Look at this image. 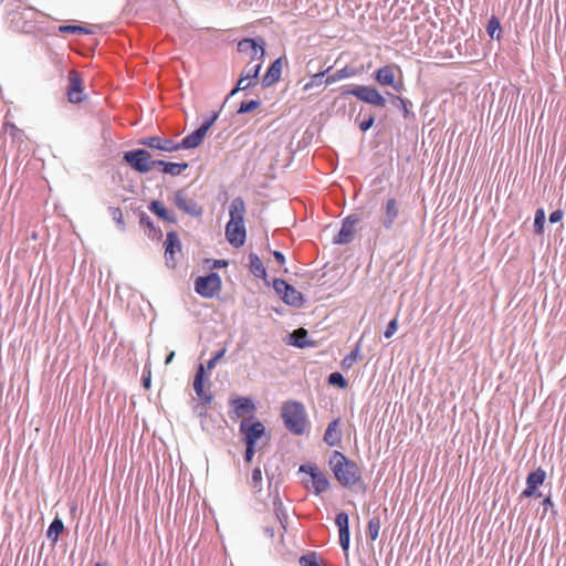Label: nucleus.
Returning a JSON list of instances; mask_svg holds the SVG:
<instances>
[{
    "label": "nucleus",
    "instance_id": "nucleus-1",
    "mask_svg": "<svg viewBox=\"0 0 566 566\" xmlns=\"http://www.w3.org/2000/svg\"><path fill=\"white\" fill-rule=\"evenodd\" d=\"M328 467L336 481L343 488H353L358 482H361V470L358 464L340 451L335 450L332 452Z\"/></svg>",
    "mask_w": 566,
    "mask_h": 566
},
{
    "label": "nucleus",
    "instance_id": "nucleus-2",
    "mask_svg": "<svg viewBox=\"0 0 566 566\" xmlns=\"http://www.w3.org/2000/svg\"><path fill=\"white\" fill-rule=\"evenodd\" d=\"M282 419L285 428L297 436L303 434L308 426L305 407L300 401H286L282 406Z\"/></svg>",
    "mask_w": 566,
    "mask_h": 566
},
{
    "label": "nucleus",
    "instance_id": "nucleus-3",
    "mask_svg": "<svg viewBox=\"0 0 566 566\" xmlns=\"http://www.w3.org/2000/svg\"><path fill=\"white\" fill-rule=\"evenodd\" d=\"M38 12L31 8L14 10L9 13L10 25L14 31L33 33L36 29Z\"/></svg>",
    "mask_w": 566,
    "mask_h": 566
},
{
    "label": "nucleus",
    "instance_id": "nucleus-4",
    "mask_svg": "<svg viewBox=\"0 0 566 566\" xmlns=\"http://www.w3.org/2000/svg\"><path fill=\"white\" fill-rule=\"evenodd\" d=\"M354 95L357 99L370 104L375 107H385L387 104L386 97L371 85H357L353 88H346L342 92V95Z\"/></svg>",
    "mask_w": 566,
    "mask_h": 566
},
{
    "label": "nucleus",
    "instance_id": "nucleus-5",
    "mask_svg": "<svg viewBox=\"0 0 566 566\" xmlns=\"http://www.w3.org/2000/svg\"><path fill=\"white\" fill-rule=\"evenodd\" d=\"M172 203L185 214L192 218H200L203 214V207L189 196L187 188H181L172 193Z\"/></svg>",
    "mask_w": 566,
    "mask_h": 566
},
{
    "label": "nucleus",
    "instance_id": "nucleus-6",
    "mask_svg": "<svg viewBox=\"0 0 566 566\" xmlns=\"http://www.w3.org/2000/svg\"><path fill=\"white\" fill-rule=\"evenodd\" d=\"M222 281L218 273L211 272L205 276H198L195 281V291L205 298H213L219 295Z\"/></svg>",
    "mask_w": 566,
    "mask_h": 566
},
{
    "label": "nucleus",
    "instance_id": "nucleus-7",
    "mask_svg": "<svg viewBox=\"0 0 566 566\" xmlns=\"http://www.w3.org/2000/svg\"><path fill=\"white\" fill-rule=\"evenodd\" d=\"M193 390L202 402L195 407V411L199 417H207L208 410L206 405L211 403L213 396L210 391L205 390V366L202 364L197 367L193 379Z\"/></svg>",
    "mask_w": 566,
    "mask_h": 566
},
{
    "label": "nucleus",
    "instance_id": "nucleus-8",
    "mask_svg": "<svg viewBox=\"0 0 566 566\" xmlns=\"http://www.w3.org/2000/svg\"><path fill=\"white\" fill-rule=\"evenodd\" d=\"M123 160L139 174H147L151 170V155L145 148L125 151Z\"/></svg>",
    "mask_w": 566,
    "mask_h": 566
},
{
    "label": "nucleus",
    "instance_id": "nucleus-9",
    "mask_svg": "<svg viewBox=\"0 0 566 566\" xmlns=\"http://www.w3.org/2000/svg\"><path fill=\"white\" fill-rule=\"evenodd\" d=\"M400 67L397 64H386L374 73V80L381 86H390L395 92L401 93L403 90L402 80H396L395 72Z\"/></svg>",
    "mask_w": 566,
    "mask_h": 566
},
{
    "label": "nucleus",
    "instance_id": "nucleus-10",
    "mask_svg": "<svg viewBox=\"0 0 566 566\" xmlns=\"http://www.w3.org/2000/svg\"><path fill=\"white\" fill-rule=\"evenodd\" d=\"M263 38H245L238 42V51L250 56V62L261 61L265 55Z\"/></svg>",
    "mask_w": 566,
    "mask_h": 566
},
{
    "label": "nucleus",
    "instance_id": "nucleus-11",
    "mask_svg": "<svg viewBox=\"0 0 566 566\" xmlns=\"http://www.w3.org/2000/svg\"><path fill=\"white\" fill-rule=\"evenodd\" d=\"M240 432L244 436L245 444H255L265 433V427L253 417L244 418L240 423Z\"/></svg>",
    "mask_w": 566,
    "mask_h": 566
},
{
    "label": "nucleus",
    "instance_id": "nucleus-12",
    "mask_svg": "<svg viewBox=\"0 0 566 566\" xmlns=\"http://www.w3.org/2000/svg\"><path fill=\"white\" fill-rule=\"evenodd\" d=\"M360 221V218L353 213L342 220V227L338 233L334 237V244H347L354 240L355 227Z\"/></svg>",
    "mask_w": 566,
    "mask_h": 566
},
{
    "label": "nucleus",
    "instance_id": "nucleus-13",
    "mask_svg": "<svg viewBox=\"0 0 566 566\" xmlns=\"http://www.w3.org/2000/svg\"><path fill=\"white\" fill-rule=\"evenodd\" d=\"M298 471L311 475L315 494L318 495L329 489L331 483L328 478L319 471L316 465L308 463L302 464Z\"/></svg>",
    "mask_w": 566,
    "mask_h": 566
},
{
    "label": "nucleus",
    "instance_id": "nucleus-14",
    "mask_svg": "<svg viewBox=\"0 0 566 566\" xmlns=\"http://www.w3.org/2000/svg\"><path fill=\"white\" fill-rule=\"evenodd\" d=\"M399 214L400 203L396 198H388L385 202L384 212L380 217L381 227L385 230L390 231L394 228Z\"/></svg>",
    "mask_w": 566,
    "mask_h": 566
},
{
    "label": "nucleus",
    "instance_id": "nucleus-15",
    "mask_svg": "<svg viewBox=\"0 0 566 566\" xmlns=\"http://www.w3.org/2000/svg\"><path fill=\"white\" fill-rule=\"evenodd\" d=\"M546 479V472L542 468H537L532 471L526 478V488L522 491L521 497L542 496V493L537 491V488L544 483Z\"/></svg>",
    "mask_w": 566,
    "mask_h": 566
},
{
    "label": "nucleus",
    "instance_id": "nucleus-16",
    "mask_svg": "<svg viewBox=\"0 0 566 566\" xmlns=\"http://www.w3.org/2000/svg\"><path fill=\"white\" fill-rule=\"evenodd\" d=\"M67 99L72 104H78L84 101L85 94L83 92V81L80 73L72 70L69 73V87H67Z\"/></svg>",
    "mask_w": 566,
    "mask_h": 566
},
{
    "label": "nucleus",
    "instance_id": "nucleus-17",
    "mask_svg": "<svg viewBox=\"0 0 566 566\" xmlns=\"http://www.w3.org/2000/svg\"><path fill=\"white\" fill-rule=\"evenodd\" d=\"M138 144L151 149H157L166 153H172L179 150L178 143L170 138H163L159 136H148L140 138Z\"/></svg>",
    "mask_w": 566,
    "mask_h": 566
},
{
    "label": "nucleus",
    "instance_id": "nucleus-18",
    "mask_svg": "<svg viewBox=\"0 0 566 566\" xmlns=\"http://www.w3.org/2000/svg\"><path fill=\"white\" fill-rule=\"evenodd\" d=\"M226 238L232 247H242L247 238L244 222H228L226 226Z\"/></svg>",
    "mask_w": 566,
    "mask_h": 566
},
{
    "label": "nucleus",
    "instance_id": "nucleus-19",
    "mask_svg": "<svg viewBox=\"0 0 566 566\" xmlns=\"http://www.w3.org/2000/svg\"><path fill=\"white\" fill-rule=\"evenodd\" d=\"M164 245H165L166 264L169 268H175L176 266L175 253L180 252V250H181V242H180L178 233L175 231L168 232Z\"/></svg>",
    "mask_w": 566,
    "mask_h": 566
},
{
    "label": "nucleus",
    "instance_id": "nucleus-20",
    "mask_svg": "<svg viewBox=\"0 0 566 566\" xmlns=\"http://www.w3.org/2000/svg\"><path fill=\"white\" fill-rule=\"evenodd\" d=\"M335 524L338 526L339 545L342 549L347 553L350 539L348 514L346 512H339L335 517Z\"/></svg>",
    "mask_w": 566,
    "mask_h": 566
},
{
    "label": "nucleus",
    "instance_id": "nucleus-21",
    "mask_svg": "<svg viewBox=\"0 0 566 566\" xmlns=\"http://www.w3.org/2000/svg\"><path fill=\"white\" fill-rule=\"evenodd\" d=\"M339 418L331 421L325 430L323 440L328 447H338L342 443L343 433L339 430Z\"/></svg>",
    "mask_w": 566,
    "mask_h": 566
},
{
    "label": "nucleus",
    "instance_id": "nucleus-22",
    "mask_svg": "<svg viewBox=\"0 0 566 566\" xmlns=\"http://www.w3.org/2000/svg\"><path fill=\"white\" fill-rule=\"evenodd\" d=\"M207 130L199 126L191 134L187 135L180 143H178L179 149H192L199 147L205 136L207 135Z\"/></svg>",
    "mask_w": 566,
    "mask_h": 566
},
{
    "label": "nucleus",
    "instance_id": "nucleus-23",
    "mask_svg": "<svg viewBox=\"0 0 566 566\" xmlns=\"http://www.w3.org/2000/svg\"><path fill=\"white\" fill-rule=\"evenodd\" d=\"M281 74H282V59L279 57L270 65V67L263 75L262 81H261L262 86L269 87V86L273 85L274 83H276L280 80Z\"/></svg>",
    "mask_w": 566,
    "mask_h": 566
},
{
    "label": "nucleus",
    "instance_id": "nucleus-24",
    "mask_svg": "<svg viewBox=\"0 0 566 566\" xmlns=\"http://www.w3.org/2000/svg\"><path fill=\"white\" fill-rule=\"evenodd\" d=\"M289 344L297 348H308L315 346V342L308 339V333L304 328H298L292 332L290 334Z\"/></svg>",
    "mask_w": 566,
    "mask_h": 566
},
{
    "label": "nucleus",
    "instance_id": "nucleus-25",
    "mask_svg": "<svg viewBox=\"0 0 566 566\" xmlns=\"http://www.w3.org/2000/svg\"><path fill=\"white\" fill-rule=\"evenodd\" d=\"M229 222H244L245 203L241 197L232 199L229 207Z\"/></svg>",
    "mask_w": 566,
    "mask_h": 566
},
{
    "label": "nucleus",
    "instance_id": "nucleus-26",
    "mask_svg": "<svg viewBox=\"0 0 566 566\" xmlns=\"http://www.w3.org/2000/svg\"><path fill=\"white\" fill-rule=\"evenodd\" d=\"M148 208L154 214H156L164 221H167L169 223L177 222V216L172 211L166 209L164 203L160 202L159 200H153Z\"/></svg>",
    "mask_w": 566,
    "mask_h": 566
},
{
    "label": "nucleus",
    "instance_id": "nucleus-27",
    "mask_svg": "<svg viewBox=\"0 0 566 566\" xmlns=\"http://www.w3.org/2000/svg\"><path fill=\"white\" fill-rule=\"evenodd\" d=\"M283 302L294 307H301L304 303V298L301 292H298L293 285L287 284L286 290L283 293Z\"/></svg>",
    "mask_w": 566,
    "mask_h": 566
},
{
    "label": "nucleus",
    "instance_id": "nucleus-28",
    "mask_svg": "<svg viewBox=\"0 0 566 566\" xmlns=\"http://www.w3.org/2000/svg\"><path fill=\"white\" fill-rule=\"evenodd\" d=\"M357 74H358V70L356 67L347 65L340 70H337L333 74L328 75L325 78V85H331L340 80L356 76Z\"/></svg>",
    "mask_w": 566,
    "mask_h": 566
},
{
    "label": "nucleus",
    "instance_id": "nucleus-29",
    "mask_svg": "<svg viewBox=\"0 0 566 566\" xmlns=\"http://www.w3.org/2000/svg\"><path fill=\"white\" fill-rule=\"evenodd\" d=\"M231 403L234 406V412L238 417L244 413H252L255 410V406L250 398L238 397L233 399Z\"/></svg>",
    "mask_w": 566,
    "mask_h": 566
},
{
    "label": "nucleus",
    "instance_id": "nucleus-30",
    "mask_svg": "<svg viewBox=\"0 0 566 566\" xmlns=\"http://www.w3.org/2000/svg\"><path fill=\"white\" fill-rule=\"evenodd\" d=\"M139 224L148 230L147 235L151 239H160L163 235V232L159 228H157L150 217L144 212H139Z\"/></svg>",
    "mask_w": 566,
    "mask_h": 566
},
{
    "label": "nucleus",
    "instance_id": "nucleus-31",
    "mask_svg": "<svg viewBox=\"0 0 566 566\" xmlns=\"http://www.w3.org/2000/svg\"><path fill=\"white\" fill-rule=\"evenodd\" d=\"M273 509L277 522L283 530L286 531L289 516L279 493H276L273 499Z\"/></svg>",
    "mask_w": 566,
    "mask_h": 566
},
{
    "label": "nucleus",
    "instance_id": "nucleus-32",
    "mask_svg": "<svg viewBox=\"0 0 566 566\" xmlns=\"http://www.w3.org/2000/svg\"><path fill=\"white\" fill-rule=\"evenodd\" d=\"M249 269H250V272L255 276V277H259V279H264L266 276V270H265V266L263 265V262L262 260L259 258L258 254L255 253H250L249 254Z\"/></svg>",
    "mask_w": 566,
    "mask_h": 566
},
{
    "label": "nucleus",
    "instance_id": "nucleus-33",
    "mask_svg": "<svg viewBox=\"0 0 566 566\" xmlns=\"http://www.w3.org/2000/svg\"><path fill=\"white\" fill-rule=\"evenodd\" d=\"M63 530H64V524H63L62 520L59 518V517H55L51 522V524H50V526H49V528L46 531V536L53 543H56L57 538H59V535L63 532Z\"/></svg>",
    "mask_w": 566,
    "mask_h": 566
},
{
    "label": "nucleus",
    "instance_id": "nucleus-34",
    "mask_svg": "<svg viewBox=\"0 0 566 566\" xmlns=\"http://www.w3.org/2000/svg\"><path fill=\"white\" fill-rule=\"evenodd\" d=\"M261 67H262V62H258L255 64H253V62H249L245 65V67L243 69L241 74L244 76V78H248L251 82L258 83V77H259Z\"/></svg>",
    "mask_w": 566,
    "mask_h": 566
},
{
    "label": "nucleus",
    "instance_id": "nucleus-35",
    "mask_svg": "<svg viewBox=\"0 0 566 566\" xmlns=\"http://www.w3.org/2000/svg\"><path fill=\"white\" fill-rule=\"evenodd\" d=\"M388 96L392 106L401 109L403 116L407 118L410 114L409 106H411V102L395 94H388Z\"/></svg>",
    "mask_w": 566,
    "mask_h": 566
},
{
    "label": "nucleus",
    "instance_id": "nucleus-36",
    "mask_svg": "<svg viewBox=\"0 0 566 566\" xmlns=\"http://www.w3.org/2000/svg\"><path fill=\"white\" fill-rule=\"evenodd\" d=\"M380 526H381V521H380V517L377 515L373 516L368 521L367 536L370 538V541L377 539V537L379 535Z\"/></svg>",
    "mask_w": 566,
    "mask_h": 566
},
{
    "label": "nucleus",
    "instance_id": "nucleus-37",
    "mask_svg": "<svg viewBox=\"0 0 566 566\" xmlns=\"http://www.w3.org/2000/svg\"><path fill=\"white\" fill-rule=\"evenodd\" d=\"M256 82H251L248 78H244V76L241 74L237 85L231 90V92L227 95L224 103L228 102L230 97H232L234 94H237L239 91H245L249 87L255 86Z\"/></svg>",
    "mask_w": 566,
    "mask_h": 566
},
{
    "label": "nucleus",
    "instance_id": "nucleus-38",
    "mask_svg": "<svg viewBox=\"0 0 566 566\" xmlns=\"http://www.w3.org/2000/svg\"><path fill=\"white\" fill-rule=\"evenodd\" d=\"M189 167L188 163H168L164 165L163 172L171 176H178Z\"/></svg>",
    "mask_w": 566,
    "mask_h": 566
},
{
    "label": "nucleus",
    "instance_id": "nucleus-39",
    "mask_svg": "<svg viewBox=\"0 0 566 566\" xmlns=\"http://www.w3.org/2000/svg\"><path fill=\"white\" fill-rule=\"evenodd\" d=\"M298 564L301 566H321L322 559L316 552H310L298 558Z\"/></svg>",
    "mask_w": 566,
    "mask_h": 566
},
{
    "label": "nucleus",
    "instance_id": "nucleus-40",
    "mask_svg": "<svg viewBox=\"0 0 566 566\" xmlns=\"http://www.w3.org/2000/svg\"><path fill=\"white\" fill-rule=\"evenodd\" d=\"M486 32L491 39H497V40L500 39L501 23H500V20L495 15H492L489 19L488 25H486Z\"/></svg>",
    "mask_w": 566,
    "mask_h": 566
},
{
    "label": "nucleus",
    "instance_id": "nucleus-41",
    "mask_svg": "<svg viewBox=\"0 0 566 566\" xmlns=\"http://www.w3.org/2000/svg\"><path fill=\"white\" fill-rule=\"evenodd\" d=\"M544 224H545V211L543 208H539L535 211L534 232L536 234H542L544 232Z\"/></svg>",
    "mask_w": 566,
    "mask_h": 566
},
{
    "label": "nucleus",
    "instance_id": "nucleus-42",
    "mask_svg": "<svg viewBox=\"0 0 566 566\" xmlns=\"http://www.w3.org/2000/svg\"><path fill=\"white\" fill-rule=\"evenodd\" d=\"M331 70V67H328L327 70L323 71V72H318L316 74H314L310 82H307L305 85H304V90L305 91H310L311 88H313L314 86H321L323 83L325 84V80H324V76L325 74Z\"/></svg>",
    "mask_w": 566,
    "mask_h": 566
},
{
    "label": "nucleus",
    "instance_id": "nucleus-43",
    "mask_svg": "<svg viewBox=\"0 0 566 566\" xmlns=\"http://www.w3.org/2000/svg\"><path fill=\"white\" fill-rule=\"evenodd\" d=\"M59 31L62 33H78V34H91L93 33L92 30L82 27V25H73V24H65L61 25L59 28Z\"/></svg>",
    "mask_w": 566,
    "mask_h": 566
},
{
    "label": "nucleus",
    "instance_id": "nucleus-44",
    "mask_svg": "<svg viewBox=\"0 0 566 566\" xmlns=\"http://www.w3.org/2000/svg\"><path fill=\"white\" fill-rule=\"evenodd\" d=\"M261 106V101L259 99H251L247 102H242L237 111L238 114H245L249 112H252Z\"/></svg>",
    "mask_w": 566,
    "mask_h": 566
},
{
    "label": "nucleus",
    "instance_id": "nucleus-45",
    "mask_svg": "<svg viewBox=\"0 0 566 566\" xmlns=\"http://www.w3.org/2000/svg\"><path fill=\"white\" fill-rule=\"evenodd\" d=\"M328 384L329 385H333V386H337L342 389L346 388L347 387V380L345 379V377L338 373V371H335V373H332L329 376H328Z\"/></svg>",
    "mask_w": 566,
    "mask_h": 566
},
{
    "label": "nucleus",
    "instance_id": "nucleus-46",
    "mask_svg": "<svg viewBox=\"0 0 566 566\" xmlns=\"http://www.w3.org/2000/svg\"><path fill=\"white\" fill-rule=\"evenodd\" d=\"M109 213L113 218V220L116 222L117 227L120 229V230H125V222H124V219H123V212L120 210V208L118 207H109Z\"/></svg>",
    "mask_w": 566,
    "mask_h": 566
},
{
    "label": "nucleus",
    "instance_id": "nucleus-47",
    "mask_svg": "<svg viewBox=\"0 0 566 566\" xmlns=\"http://www.w3.org/2000/svg\"><path fill=\"white\" fill-rule=\"evenodd\" d=\"M261 483H262V471L260 468H255V469H253L252 474H251L250 485L252 488L256 489L258 491H261Z\"/></svg>",
    "mask_w": 566,
    "mask_h": 566
},
{
    "label": "nucleus",
    "instance_id": "nucleus-48",
    "mask_svg": "<svg viewBox=\"0 0 566 566\" xmlns=\"http://www.w3.org/2000/svg\"><path fill=\"white\" fill-rule=\"evenodd\" d=\"M4 130L13 138L21 139L23 136V132L18 128L13 123H6Z\"/></svg>",
    "mask_w": 566,
    "mask_h": 566
},
{
    "label": "nucleus",
    "instance_id": "nucleus-49",
    "mask_svg": "<svg viewBox=\"0 0 566 566\" xmlns=\"http://www.w3.org/2000/svg\"><path fill=\"white\" fill-rule=\"evenodd\" d=\"M224 102L223 104L221 105L220 109L217 111V112H213L208 118H206L203 120V123L200 125L202 128H205L207 132L210 129V127L216 123V120L218 119L219 115H220V112L222 109V107L224 106Z\"/></svg>",
    "mask_w": 566,
    "mask_h": 566
},
{
    "label": "nucleus",
    "instance_id": "nucleus-50",
    "mask_svg": "<svg viewBox=\"0 0 566 566\" xmlns=\"http://www.w3.org/2000/svg\"><path fill=\"white\" fill-rule=\"evenodd\" d=\"M375 120H376L375 115L374 114H369L368 117L364 118L363 120H360L358 123V127H359V129L361 132L365 133V132L369 130L373 127V125L375 124Z\"/></svg>",
    "mask_w": 566,
    "mask_h": 566
},
{
    "label": "nucleus",
    "instance_id": "nucleus-51",
    "mask_svg": "<svg viewBox=\"0 0 566 566\" xmlns=\"http://www.w3.org/2000/svg\"><path fill=\"white\" fill-rule=\"evenodd\" d=\"M287 282L283 279H274L273 281V289L274 291L283 298V293L287 287Z\"/></svg>",
    "mask_w": 566,
    "mask_h": 566
},
{
    "label": "nucleus",
    "instance_id": "nucleus-52",
    "mask_svg": "<svg viewBox=\"0 0 566 566\" xmlns=\"http://www.w3.org/2000/svg\"><path fill=\"white\" fill-rule=\"evenodd\" d=\"M359 347L356 346L342 361L344 367H352L353 363L357 359Z\"/></svg>",
    "mask_w": 566,
    "mask_h": 566
},
{
    "label": "nucleus",
    "instance_id": "nucleus-53",
    "mask_svg": "<svg viewBox=\"0 0 566 566\" xmlns=\"http://www.w3.org/2000/svg\"><path fill=\"white\" fill-rule=\"evenodd\" d=\"M397 327H398V319H397V317H395L388 323V325L384 332V336L386 338H390L396 333Z\"/></svg>",
    "mask_w": 566,
    "mask_h": 566
},
{
    "label": "nucleus",
    "instance_id": "nucleus-54",
    "mask_svg": "<svg viewBox=\"0 0 566 566\" xmlns=\"http://www.w3.org/2000/svg\"><path fill=\"white\" fill-rule=\"evenodd\" d=\"M255 453V444H245L244 460L251 462Z\"/></svg>",
    "mask_w": 566,
    "mask_h": 566
},
{
    "label": "nucleus",
    "instance_id": "nucleus-55",
    "mask_svg": "<svg viewBox=\"0 0 566 566\" xmlns=\"http://www.w3.org/2000/svg\"><path fill=\"white\" fill-rule=\"evenodd\" d=\"M563 216H564V212L560 209H557V210H554L553 212H551L548 220L551 223H556L563 219Z\"/></svg>",
    "mask_w": 566,
    "mask_h": 566
},
{
    "label": "nucleus",
    "instance_id": "nucleus-56",
    "mask_svg": "<svg viewBox=\"0 0 566 566\" xmlns=\"http://www.w3.org/2000/svg\"><path fill=\"white\" fill-rule=\"evenodd\" d=\"M543 506H544V514L547 512L549 507H554V503L552 501V497L548 495L543 500Z\"/></svg>",
    "mask_w": 566,
    "mask_h": 566
},
{
    "label": "nucleus",
    "instance_id": "nucleus-57",
    "mask_svg": "<svg viewBox=\"0 0 566 566\" xmlns=\"http://www.w3.org/2000/svg\"><path fill=\"white\" fill-rule=\"evenodd\" d=\"M274 259L280 263V264H284L285 263V256L282 252L280 251H273L272 252Z\"/></svg>",
    "mask_w": 566,
    "mask_h": 566
},
{
    "label": "nucleus",
    "instance_id": "nucleus-58",
    "mask_svg": "<svg viewBox=\"0 0 566 566\" xmlns=\"http://www.w3.org/2000/svg\"><path fill=\"white\" fill-rule=\"evenodd\" d=\"M142 380H143V385L145 388H149L150 387V371H148L147 374L144 371L143 374V377H142Z\"/></svg>",
    "mask_w": 566,
    "mask_h": 566
},
{
    "label": "nucleus",
    "instance_id": "nucleus-59",
    "mask_svg": "<svg viewBox=\"0 0 566 566\" xmlns=\"http://www.w3.org/2000/svg\"><path fill=\"white\" fill-rule=\"evenodd\" d=\"M217 363H218V361H217V358H213V357H212L211 359H209V360L207 361V366L205 367V369H206V368H207L208 370L213 369V368L216 367ZM205 380H207V381L209 382V379H208V378H206V377H205Z\"/></svg>",
    "mask_w": 566,
    "mask_h": 566
},
{
    "label": "nucleus",
    "instance_id": "nucleus-60",
    "mask_svg": "<svg viewBox=\"0 0 566 566\" xmlns=\"http://www.w3.org/2000/svg\"><path fill=\"white\" fill-rule=\"evenodd\" d=\"M263 532H264V534H265L269 538H271V539H272V538H274V536H275V531H274V528H273V527H271V526H265V527L263 528Z\"/></svg>",
    "mask_w": 566,
    "mask_h": 566
},
{
    "label": "nucleus",
    "instance_id": "nucleus-61",
    "mask_svg": "<svg viewBox=\"0 0 566 566\" xmlns=\"http://www.w3.org/2000/svg\"><path fill=\"white\" fill-rule=\"evenodd\" d=\"M165 164H166V161H164V160H159V159L153 160V159H151V169H153L154 167H160V168H161V170H163V169H164V165H165Z\"/></svg>",
    "mask_w": 566,
    "mask_h": 566
},
{
    "label": "nucleus",
    "instance_id": "nucleus-62",
    "mask_svg": "<svg viewBox=\"0 0 566 566\" xmlns=\"http://www.w3.org/2000/svg\"><path fill=\"white\" fill-rule=\"evenodd\" d=\"M228 265V262L226 260H216L213 263L214 268H224Z\"/></svg>",
    "mask_w": 566,
    "mask_h": 566
},
{
    "label": "nucleus",
    "instance_id": "nucleus-63",
    "mask_svg": "<svg viewBox=\"0 0 566 566\" xmlns=\"http://www.w3.org/2000/svg\"><path fill=\"white\" fill-rule=\"evenodd\" d=\"M226 354V348H221L219 352H217L213 356V358H217V361L220 360Z\"/></svg>",
    "mask_w": 566,
    "mask_h": 566
},
{
    "label": "nucleus",
    "instance_id": "nucleus-64",
    "mask_svg": "<svg viewBox=\"0 0 566 566\" xmlns=\"http://www.w3.org/2000/svg\"><path fill=\"white\" fill-rule=\"evenodd\" d=\"M174 357H175V352H170V353L167 355V357H166L165 364H166V365L170 364V363L172 361Z\"/></svg>",
    "mask_w": 566,
    "mask_h": 566
}]
</instances>
